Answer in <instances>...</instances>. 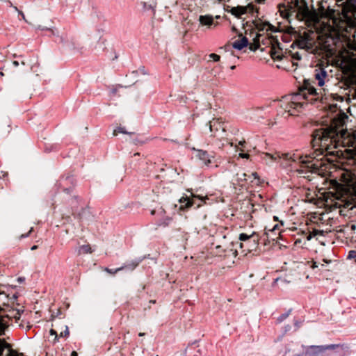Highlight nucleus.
<instances>
[{
  "label": "nucleus",
  "mask_w": 356,
  "mask_h": 356,
  "mask_svg": "<svg viewBox=\"0 0 356 356\" xmlns=\"http://www.w3.org/2000/svg\"><path fill=\"white\" fill-rule=\"evenodd\" d=\"M312 143L315 148L312 155H303L298 151L291 153H264L262 159L267 164L282 160L291 161L299 165V168H297L299 172H315L321 165L320 159L317 158L318 156L338 155L337 149L340 145L356 147V133L344 130L342 119H334L329 127L315 130Z\"/></svg>",
  "instance_id": "nucleus-1"
},
{
  "label": "nucleus",
  "mask_w": 356,
  "mask_h": 356,
  "mask_svg": "<svg viewBox=\"0 0 356 356\" xmlns=\"http://www.w3.org/2000/svg\"><path fill=\"white\" fill-rule=\"evenodd\" d=\"M314 85L309 80H305L298 92L286 95L280 101V107L289 115H297L307 103L313 104L319 98Z\"/></svg>",
  "instance_id": "nucleus-2"
},
{
  "label": "nucleus",
  "mask_w": 356,
  "mask_h": 356,
  "mask_svg": "<svg viewBox=\"0 0 356 356\" xmlns=\"http://www.w3.org/2000/svg\"><path fill=\"white\" fill-rule=\"evenodd\" d=\"M283 17L291 22V18L306 22H312L315 20V13L311 11L304 0H295L289 3L284 10H280Z\"/></svg>",
  "instance_id": "nucleus-3"
},
{
  "label": "nucleus",
  "mask_w": 356,
  "mask_h": 356,
  "mask_svg": "<svg viewBox=\"0 0 356 356\" xmlns=\"http://www.w3.org/2000/svg\"><path fill=\"white\" fill-rule=\"evenodd\" d=\"M259 42L261 41L266 48H268V53L273 60H281L283 56V50L280 46V42L273 36L265 37L259 34L257 37Z\"/></svg>",
  "instance_id": "nucleus-4"
},
{
  "label": "nucleus",
  "mask_w": 356,
  "mask_h": 356,
  "mask_svg": "<svg viewBox=\"0 0 356 356\" xmlns=\"http://www.w3.org/2000/svg\"><path fill=\"white\" fill-rule=\"evenodd\" d=\"M317 33L312 31H303L296 39V45L303 49L312 50L316 45Z\"/></svg>",
  "instance_id": "nucleus-5"
},
{
  "label": "nucleus",
  "mask_w": 356,
  "mask_h": 356,
  "mask_svg": "<svg viewBox=\"0 0 356 356\" xmlns=\"http://www.w3.org/2000/svg\"><path fill=\"white\" fill-rule=\"evenodd\" d=\"M211 196H212V195H207L205 196H202V195L191 193V198H190L187 196L182 197L181 198L179 199V202L181 204H184L181 205L180 209L190 208L192 206L196 204L195 199H198L201 201L200 203H198L197 204V207H200L203 204H212V203L216 202L217 200L211 198Z\"/></svg>",
  "instance_id": "nucleus-6"
},
{
  "label": "nucleus",
  "mask_w": 356,
  "mask_h": 356,
  "mask_svg": "<svg viewBox=\"0 0 356 356\" xmlns=\"http://www.w3.org/2000/svg\"><path fill=\"white\" fill-rule=\"evenodd\" d=\"M343 67L352 75L356 76V50L355 52H348L343 57Z\"/></svg>",
  "instance_id": "nucleus-7"
},
{
  "label": "nucleus",
  "mask_w": 356,
  "mask_h": 356,
  "mask_svg": "<svg viewBox=\"0 0 356 356\" xmlns=\"http://www.w3.org/2000/svg\"><path fill=\"white\" fill-rule=\"evenodd\" d=\"M284 225V222L280 221V223H277L273 225L272 227H265V234L267 236L268 238L272 241H276L279 238V236L281 233V227Z\"/></svg>",
  "instance_id": "nucleus-8"
},
{
  "label": "nucleus",
  "mask_w": 356,
  "mask_h": 356,
  "mask_svg": "<svg viewBox=\"0 0 356 356\" xmlns=\"http://www.w3.org/2000/svg\"><path fill=\"white\" fill-rule=\"evenodd\" d=\"M238 239L241 242H252V248H256L259 242V234L255 232L240 234Z\"/></svg>",
  "instance_id": "nucleus-9"
},
{
  "label": "nucleus",
  "mask_w": 356,
  "mask_h": 356,
  "mask_svg": "<svg viewBox=\"0 0 356 356\" xmlns=\"http://www.w3.org/2000/svg\"><path fill=\"white\" fill-rule=\"evenodd\" d=\"M342 181L350 188H352L356 195V172L346 171L341 175Z\"/></svg>",
  "instance_id": "nucleus-10"
},
{
  "label": "nucleus",
  "mask_w": 356,
  "mask_h": 356,
  "mask_svg": "<svg viewBox=\"0 0 356 356\" xmlns=\"http://www.w3.org/2000/svg\"><path fill=\"white\" fill-rule=\"evenodd\" d=\"M314 77L318 81V85L320 87L323 86L326 81L329 80L326 70L322 67H318L315 69Z\"/></svg>",
  "instance_id": "nucleus-11"
},
{
  "label": "nucleus",
  "mask_w": 356,
  "mask_h": 356,
  "mask_svg": "<svg viewBox=\"0 0 356 356\" xmlns=\"http://www.w3.org/2000/svg\"><path fill=\"white\" fill-rule=\"evenodd\" d=\"M200 24L206 26L207 29H212L218 26V23L214 21L212 15H205L199 17Z\"/></svg>",
  "instance_id": "nucleus-12"
},
{
  "label": "nucleus",
  "mask_w": 356,
  "mask_h": 356,
  "mask_svg": "<svg viewBox=\"0 0 356 356\" xmlns=\"http://www.w3.org/2000/svg\"><path fill=\"white\" fill-rule=\"evenodd\" d=\"M195 156L199 159L205 165H209L211 163V160L213 158V156H211L208 154L207 152L197 149Z\"/></svg>",
  "instance_id": "nucleus-13"
},
{
  "label": "nucleus",
  "mask_w": 356,
  "mask_h": 356,
  "mask_svg": "<svg viewBox=\"0 0 356 356\" xmlns=\"http://www.w3.org/2000/svg\"><path fill=\"white\" fill-rule=\"evenodd\" d=\"M259 31H266L267 35H265L264 33H262L265 37H270L268 32L273 33L276 31L275 27L269 24L268 22H261L257 24V25Z\"/></svg>",
  "instance_id": "nucleus-14"
},
{
  "label": "nucleus",
  "mask_w": 356,
  "mask_h": 356,
  "mask_svg": "<svg viewBox=\"0 0 356 356\" xmlns=\"http://www.w3.org/2000/svg\"><path fill=\"white\" fill-rule=\"evenodd\" d=\"M248 44V40L246 38V37L242 36V35H240L239 38L233 42L232 47H233V48H234L236 49L241 50L244 47H247Z\"/></svg>",
  "instance_id": "nucleus-15"
},
{
  "label": "nucleus",
  "mask_w": 356,
  "mask_h": 356,
  "mask_svg": "<svg viewBox=\"0 0 356 356\" xmlns=\"http://www.w3.org/2000/svg\"><path fill=\"white\" fill-rule=\"evenodd\" d=\"M209 125L210 131L211 133H213V136H215L216 133L219 129H222V131H224V128L222 127V125L217 120H213L212 121H210L209 123Z\"/></svg>",
  "instance_id": "nucleus-16"
},
{
  "label": "nucleus",
  "mask_w": 356,
  "mask_h": 356,
  "mask_svg": "<svg viewBox=\"0 0 356 356\" xmlns=\"http://www.w3.org/2000/svg\"><path fill=\"white\" fill-rule=\"evenodd\" d=\"M247 9L244 6L233 7L230 10V13L237 17H240L241 15H244Z\"/></svg>",
  "instance_id": "nucleus-17"
},
{
  "label": "nucleus",
  "mask_w": 356,
  "mask_h": 356,
  "mask_svg": "<svg viewBox=\"0 0 356 356\" xmlns=\"http://www.w3.org/2000/svg\"><path fill=\"white\" fill-rule=\"evenodd\" d=\"M234 245V243L232 241L229 245H227L225 243H223L222 245H217V249H222V251L218 252L219 253H224L227 251H233L234 249L231 248V246ZM234 252H237V250L234 249Z\"/></svg>",
  "instance_id": "nucleus-18"
},
{
  "label": "nucleus",
  "mask_w": 356,
  "mask_h": 356,
  "mask_svg": "<svg viewBox=\"0 0 356 356\" xmlns=\"http://www.w3.org/2000/svg\"><path fill=\"white\" fill-rule=\"evenodd\" d=\"M92 249L89 245H83L78 248V254H88L91 253Z\"/></svg>",
  "instance_id": "nucleus-19"
},
{
  "label": "nucleus",
  "mask_w": 356,
  "mask_h": 356,
  "mask_svg": "<svg viewBox=\"0 0 356 356\" xmlns=\"http://www.w3.org/2000/svg\"><path fill=\"white\" fill-rule=\"evenodd\" d=\"M252 242H240L239 246L241 249H244L242 252H250L254 248H251Z\"/></svg>",
  "instance_id": "nucleus-20"
},
{
  "label": "nucleus",
  "mask_w": 356,
  "mask_h": 356,
  "mask_svg": "<svg viewBox=\"0 0 356 356\" xmlns=\"http://www.w3.org/2000/svg\"><path fill=\"white\" fill-rule=\"evenodd\" d=\"M6 346V343L0 339V356L2 355V352L3 351ZM8 356H19L17 352L14 350H10Z\"/></svg>",
  "instance_id": "nucleus-21"
},
{
  "label": "nucleus",
  "mask_w": 356,
  "mask_h": 356,
  "mask_svg": "<svg viewBox=\"0 0 356 356\" xmlns=\"http://www.w3.org/2000/svg\"><path fill=\"white\" fill-rule=\"evenodd\" d=\"M124 268H125V266H121V267L118 268L116 269H110L108 268H105L104 270L106 272H107L108 273H109V274L115 275L116 273L122 270Z\"/></svg>",
  "instance_id": "nucleus-22"
},
{
  "label": "nucleus",
  "mask_w": 356,
  "mask_h": 356,
  "mask_svg": "<svg viewBox=\"0 0 356 356\" xmlns=\"http://www.w3.org/2000/svg\"><path fill=\"white\" fill-rule=\"evenodd\" d=\"M20 315L21 314H20V312L19 311L13 310V311L11 312L10 314H7L6 316L8 318H14L16 320H18L20 318Z\"/></svg>",
  "instance_id": "nucleus-23"
},
{
  "label": "nucleus",
  "mask_w": 356,
  "mask_h": 356,
  "mask_svg": "<svg viewBox=\"0 0 356 356\" xmlns=\"http://www.w3.org/2000/svg\"><path fill=\"white\" fill-rule=\"evenodd\" d=\"M347 258L348 259L353 260V261L356 263V248L348 252Z\"/></svg>",
  "instance_id": "nucleus-24"
},
{
  "label": "nucleus",
  "mask_w": 356,
  "mask_h": 356,
  "mask_svg": "<svg viewBox=\"0 0 356 356\" xmlns=\"http://www.w3.org/2000/svg\"><path fill=\"white\" fill-rule=\"evenodd\" d=\"M337 346H339V345L332 344L325 346H318V348L320 349V350H325L328 349H334Z\"/></svg>",
  "instance_id": "nucleus-25"
},
{
  "label": "nucleus",
  "mask_w": 356,
  "mask_h": 356,
  "mask_svg": "<svg viewBox=\"0 0 356 356\" xmlns=\"http://www.w3.org/2000/svg\"><path fill=\"white\" fill-rule=\"evenodd\" d=\"M319 234V231L318 230H313L312 232H311L310 234H309L307 236V241H310L313 237L316 236V235H318Z\"/></svg>",
  "instance_id": "nucleus-26"
},
{
  "label": "nucleus",
  "mask_w": 356,
  "mask_h": 356,
  "mask_svg": "<svg viewBox=\"0 0 356 356\" xmlns=\"http://www.w3.org/2000/svg\"><path fill=\"white\" fill-rule=\"evenodd\" d=\"M171 220H172L171 218L167 217V218H164L163 220H161L160 224L163 225H168L171 222Z\"/></svg>",
  "instance_id": "nucleus-27"
},
{
  "label": "nucleus",
  "mask_w": 356,
  "mask_h": 356,
  "mask_svg": "<svg viewBox=\"0 0 356 356\" xmlns=\"http://www.w3.org/2000/svg\"><path fill=\"white\" fill-rule=\"evenodd\" d=\"M237 177H238V180L240 181H245L246 180V177H247V175L245 173H238L237 174Z\"/></svg>",
  "instance_id": "nucleus-28"
},
{
  "label": "nucleus",
  "mask_w": 356,
  "mask_h": 356,
  "mask_svg": "<svg viewBox=\"0 0 356 356\" xmlns=\"http://www.w3.org/2000/svg\"><path fill=\"white\" fill-rule=\"evenodd\" d=\"M209 58L212 59L213 61L217 62L220 60V56L216 54H209Z\"/></svg>",
  "instance_id": "nucleus-29"
},
{
  "label": "nucleus",
  "mask_w": 356,
  "mask_h": 356,
  "mask_svg": "<svg viewBox=\"0 0 356 356\" xmlns=\"http://www.w3.org/2000/svg\"><path fill=\"white\" fill-rule=\"evenodd\" d=\"M155 213H156L159 216H162L165 213V211L161 208L158 211L154 210L152 211V214L154 215Z\"/></svg>",
  "instance_id": "nucleus-30"
},
{
  "label": "nucleus",
  "mask_w": 356,
  "mask_h": 356,
  "mask_svg": "<svg viewBox=\"0 0 356 356\" xmlns=\"http://www.w3.org/2000/svg\"><path fill=\"white\" fill-rule=\"evenodd\" d=\"M68 335H69V330H68V327H67V326H66V325H65V330H64V332H60V333L59 336H60V337H67V336H68Z\"/></svg>",
  "instance_id": "nucleus-31"
},
{
  "label": "nucleus",
  "mask_w": 356,
  "mask_h": 356,
  "mask_svg": "<svg viewBox=\"0 0 356 356\" xmlns=\"http://www.w3.org/2000/svg\"><path fill=\"white\" fill-rule=\"evenodd\" d=\"M292 58L293 60H299L301 58V56L298 52H295L292 54Z\"/></svg>",
  "instance_id": "nucleus-32"
},
{
  "label": "nucleus",
  "mask_w": 356,
  "mask_h": 356,
  "mask_svg": "<svg viewBox=\"0 0 356 356\" xmlns=\"http://www.w3.org/2000/svg\"><path fill=\"white\" fill-rule=\"evenodd\" d=\"M142 4H143V10H149V9H152L153 10V7L151 5H149L147 3H145V2H143Z\"/></svg>",
  "instance_id": "nucleus-33"
},
{
  "label": "nucleus",
  "mask_w": 356,
  "mask_h": 356,
  "mask_svg": "<svg viewBox=\"0 0 356 356\" xmlns=\"http://www.w3.org/2000/svg\"><path fill=\"white\" fill-rule=\"evenodd\" d=\"M350 97H351L352 99H356V88L350 91Z\"/></svg>",
  "instance_id": "nucleus-34"
},
{
  "label": "nucleus",
  "mask_w": 356,
  "mask_h": 356,
  "mask_svg": "<svg viewBox=\"0 0 356 356\" xmlns=\"http://www.w3.org/2000/svg\"><path fill=\"white\" fill-rule=\"evenodd\" d=\"M239 156L243 159H249L250 155L247 153H240Z\"/></svg>",
  "instance_id": "nucleus-35"
},
{
  "label": "nucleus",
  "mask_w": 356,
  "mask_h": 356,
  "mask_svg": "<svg viewBox=\"0 0 356 356\" xmlns=\"http://www.w3.org/2000/svg\"><path fill=\"white\" fill-rule=\"evenodd\" d=\"M319 265L316 261H312L311 268L314 269L315 268H318Z\"/></svg>",
  "instance_id": "nucleus-36"
},
{
  "label": "nucleus",
  "mask_w": 356,
  "mask_h": 356,
  "mask_svg": "<svg viewBox=\"0 0 356 356\" xmlns=\"http://www.w3.org/2000/svg\"><path fill=\"white\" fill-rule=\"evenodd\" d=\"M50 334L51 335H55L56 338H57V337H58L57 332L55 330H54V329H51L50 330Z\"/></svg>",
  "instance_id": "nucleus-37"
},
{
  "label": "nucleus",
  "mask_w": 356,
  "mask_h": 356,
  "mask_svg": "<svg viewBox=\"0 0 356 356\" xmlns=\"http://www.w3.org/2000/svg\"><path fill=\"white\" fill-rule=\"evenodd\" d=\"M259 34H260V33H258V34H257V37H256V39H255V42H257V47H254V49H257V48H259V47H260V44H259V43H260V42H261V43H262V42H261V41L259 42V41H258V40H257V37H258V35H259Z\"/></svg>",
  "instance_id": "nucleus-38"
},
{
  "label": "nucleus",
  "mask_w": 356,
  "mask_h": 356,
  "mask_svg": "<svg viewBox=\"0 0 356 356\" xmlns=\"http://www.w3.org/2000/svg\"><path fill=\"white\" fill-rule=\"evenodd\" d=\"M323 261L326 264H329L332 262V260L331 259H323Z\"/></svg>",
  "instance_id": "nucleus-39"
},
{
  "label": "nucleus",
  "mask_w": 356,
  "mask_h": 356,
  "mask_svg": "<svg viewBox=\"0 0 356 356\" xmlns=\"http://www.w3.org/2000/svg\"><path fill=\"white\" fill-rule=\"evenodd\" d=\"M137 266H138V263H132V264L130 265V268L133 270V269H134Z\"/></svg>",
  "instance_id": "nucleus-40"
},
{
  "label": "nucleus",
  "mask_w": 356,
  "mask_h": 356,
  "mask_svg": "<svg viewBox=\"0 0 356 356\" xmlns=\"http://www.w3.org/2000/svg\"><path fill=\"white\" fill-rule=\"evenodd\" d=\"M349 227L352 231H355L356 229V225L355 224H351Z\"/></svg>",
  "instance_id": "nucleus-41"
},
{
  "label": "nucleus",
  "mask_w": 356,
  "mask_h": 356,
  "mask_svg": "<svg viewBox=\"0 0 356 356\" xmlns=\"http://www.w3.org/2000/svg\"><path fill=\"white\" fill-rule=\"evenodd\" d=\"M13 64L15 67H17L19 65V62L17 60H15L13 62Z\"/></svg>",
  "instance_id": "nucleus-42"
},
{
  "label": "nucleus",
  "mask_w": 356,
  "mask_h": 356,
  "mask_svg": "<svg viewBox=\"0 0 356 356\" xmlns=\"http://www.w3.org/2000/svg\"><path fill=\"white\" fill-rule=\"evenodd\" d=\"M37 248H38V246H37V245H33V246H32V247H31V250H36Z\"/></svg>",
  "instance_id": "nucleus-43"
},
{
  "label": "nucleus",
  "mask_w": 356,
  "mask_h": 356,
  "mask_svg": "<svg viewBox=\"0 0 356 356\" xmlns=\"http://www.w3.org/2000/svg\"><path fill=\"white\" fill-rule=\"evenodd\" d=\"M71 356H78V355H77L76 352L73 351V352L72 353V354H71Z\"/></svg>",
  "instance_id": "nucleus-44"
},
{
  "label": "nucleus",
  "mask_w": 356,
  "mask_h": 356,
  "mask_svg": "<svg viewBox=\"0 0 356 356\" xmlns=\"http://www.w3.org/2000/svg\"><path fill=\"white\" fill-rule=\"evenodd\" d=\"M245 140H242V141H240V142L238 143V145H243L245 144Z\"/></svg>",
  "instance_id": "nucleus-45"
},
{
  "label": "nucleus",
  "mask_w": 356,
  "mask_h": 356,
  "mask_svg": "<svg viewBox=\"0 0 356 356\" xmlns=\"http://www.w3.org/2000/svg\"><path fill=\"white\" fill-rule=\"evenodd\" d=\"M252 175L254 176V178H257V173H252Z\"/></svg>",
  "instance_id": "nucleus-46"
},
{
  "label": "nucleus",
  "mask_w": 356,
  "mask_h": 356,
  "mask_svg": "<svg viewBox=\"0 0 356 356\" xmlns=\"http://www.w3.org/2000/svg\"><path fill=\"white\" fill-rule=\"evenodd\" d=\"M258 3H262L264 2L265 0H256Z\"/></svg>",
  "instance_id": "nucleus-47"
},
{
  "label": "nucleus",
  "mask_w": 356,
  "mask_h": 356,
  "mask_svg": "<svg viewBox=\"0 0 356 356\" xmlns=\"http://www.w3.org/2000/svg\"><path fill=\"white\" fill-rule=\"evenodd\" d=\"M274 220L276 221L277 220V216H274Z\"/></svg>",
  "instance_id": "nucleus-48"
},
{
  "label": "nucleus",
  "mask_w": 356,
  "mask_h": 356,
  "mask_svg": "<svg viewBox=\"0 0 356 356\" xmlns=\"http://www.w3.org/2000/svg\"><path fill=\"white\" fill-rule=\"evenodd\" d=\"M143 335H144V333H139L140 337L143 336Z\"/></svg>",
  "instance_id": "nucleus-49"
},
{
  "label": "nucleus",
  "mask_w": 356,
  "mask_h": 356,
  "mask_svg": "<svg viewBox=\"0 0 356 356\" xmlns=\"http://www.w3.org/2000/svg\"><path fill=\"white\" fill-rule=\"evenodd\" d=\"M215 18L218 19V18H220V16L217 15L215 17Z\"/></svg>",
  "instance_id": "nucleus-50"
},
{
  "label": "nucleus",
  "mask_w": 356,
  "mask_h": 356,
  "mask_svg": "<svg viewBox=\"0 0 356 356\" xmlns=\"http://www.w3.org/2000/svg\"><path fill=\"white\" fill-rule=\"evenodd\" d=\"M305 277L306 279H308L309 277V275H307Z\"/></svg>",
  "instance_id": "nucleus-51"
},
{
  "label": "nucleus",
  "mask_w": 356,
  "mask_h": 356,
  "mask_svg": "<svg viewBox=\"0 0 356 356\" xmlns=\"http://www.w3.org/2000/svg\"><path fill=\"white\" fill-rule=\"evenodd\" d=\"M226 238H227V236H225H225H223V238H224V239H225Z\"/></svg>",
  "instance_id": "nucleus-52"
},
{
  "label": "nucleus",
  "mask_w": 356,
  "mask_h": 356,
  "mask_svg": "<svg viewBox=\"0 0 356 356\" xmlns=\"http://www.w3.org/2000/svg\"><path fill=\"white\" fill-rule=\"evenodd\" d=\"M324 266H325V265H324V264H321V267H323Z\"/></svg>",
  "instance_id": "nucleus-53"
},
{
  "label": "nucleus",
  "mask_w": 356,
  "mask_h": 356,
  "mask_svg": "<svg viewBox=\"0 0 356 356\" xmlns=\"http://www.w3.org/2000/svg\"><path fill=\"white\" fill-rule=\"evenodd\" d=\"M293 65H297L294 61H293Z\"/></svg>",
  "instance_id": "nucleus-54"
},
{
  "label": "nucleus",
  "mask_w": 356,
  "mask_h": 356,
  "mask_svg": "<svg viewBox=\"0 0 356 356\" xmlns=\"http://www.w3.org/2000/svg\"><path fill=\"white\" fill-rule=\"evenodd\" d=\"M1 327H2V325H0V330H1V328H2Z\"/></svg>",
  "instance_id": "nucleus-55"
},
{
  "label": "nucleus",
  "mask_w": 356,
  "mask_h": 356,
  "mask_svg": "<svg viewBox=\"0 0 356 356\" xmlns=\"http://www.w3.org/2000/svg\"><path fill=\"white\" fill-rule=\"evenodd\" d=\"M297 356H300V355H297Z\"/></svg>",
  "instance_id": "nucleus-56"
}]
</instances>
